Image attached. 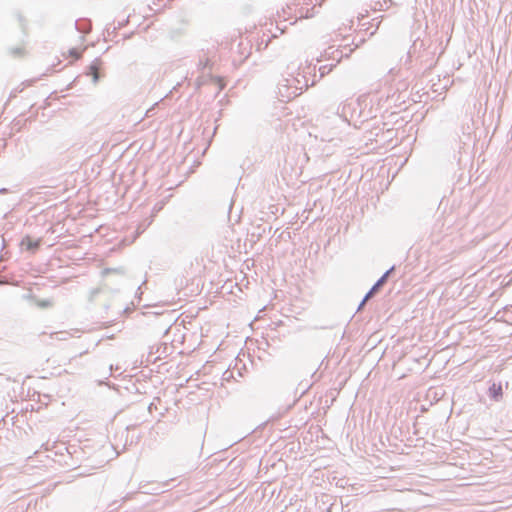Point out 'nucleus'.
Segmentation results:
<instances>
[{
    "label": "nucleus",
    "instance_id": "1",
    "mask_svg": "<svg viewBox=\"0 0 512 512\" xmlns=\"http://www.w3.org/2000/svg\"><path fill=\"white\" fill-rule=\"evenodd\" d=\"M302 93V87L292 85L288 78L282 79L277 85V97L281 102H289Z\"/></svg>",
    "mask_w": 512,
    "mask_h": 512
},
{
    "label": "nucleus",
    "instance_id": "2",
    "mask_svg": "<svg viewBox=\"0 0 512 512\" xmlns=\"http://www.w3.org/2000/svg\"><path fill=\"white\" fill-rule=\"evenodd\" d=\"M395 270V266H392L389 268L370 288V290L366 293V298H373L386 284L388 281L389 276L392 274V272Z\"/></svg>",
    "mask_w": 512,
    "mask_h": 512
},
{
    "label": "nucleus",
    "instance_id": "3",
    "mask_svg": "<svg viewBox=\"0 0 512 512\" xmlns=\"http://www.w3.org/2000/svg\"><path fill=\"white\" fill-rule=\"evenodd\" d=\"M102 61L100 58H96L92 61V63L88 67V75L92 76V81L94 84L98 83L101 78L99 70L101 68Z\"/></svg>",
    "mask_w": 512,
    "mask_h": 512
},
{
    "label": "nucleus",
    "instance_id": "4",
    "mask_svg": "<svg viewBox=\"0 0 512 512\" xmlns=\"http://www.w3.org/2000/svg\"><path fill=\"white\" fill-rule=\"evenodd\" d=\"M20 245L22 247H25L26 250H28V251H30L32 253H35L39 249V247L41 245V239H38V240L34 241L29 235H26L22 239Z\"/></svg>",
    "mask_w": 512,
    "mask_h": 512
},
{
    "label": "nucleus",
    "instance_id": "5",
    "mask_svg": "<svg viewBox=\"0 0 512 512\" xmlns=\"http://www.w3.org/2000/svg\"><path fill=\"white\" fill-rule=\"evenodd\" d=\"M337 499L331 495H323L319 508L326 512H333V507L336 506Z\"/></svg>",
    "mask_w": 512,
    "mask_h": 512
},
{
    "label": "nucleus",
    "instance_id": "6",
    "mask_svg": "<svg viewBox=\"0 0 512 512\" xmlns=\"http://www.w3.org/2000/svg\"><path fill=\"white\" fill-rule=\"evenodd\" d=\"M489 397L494 401H499L503 396V389L501 383H493L488 389Z\"/></svg>",
    "mask_w": 512,
    "mask_h": 512
},
{
    "label": "nucleus",
    "instance_id": "7",
    "mask_svg": "<svg viewBox=\"0 0 512 512\" xmlns=\"http://www.w3.org/2000/svg\"><path fill=\"white\" fill-rule=\"evenodd\" d=\"M76 29L81 33H89L91 30V21L88 19H78L75 23Z\"/></svg>",
    "mask_w": 512,
    "mask_h": 512
},
{
    "label": "nucleus",
    "instance_id": "8",
    "mask_svg": "<svg viewBox=\"0 0 512 512\" xmlns=\"http://www.w3.org/2000/svg\"><path fill=\"white\" fill-rule=\"evenodd\" d=\"M316 13V7L313 6L311 8H307V7H301L298 9L297 11V14H298V17L297 18H312Z\"/></svg>",
    "mask_w": 512,
    "mask_h": 512
},
{
    "label": "nucleus",
    "instance_id": "9",
    "mask_svg": "<svg viewBox=\"0 0 512 512\" xmlns=\"http://www.w3.org/2000/svg\"><path fill=\"white\" fill-rule=\"evenodd\" d=\"M36 303V305L42 309H47L53 306V301L51 299H36L34 296H30Z\"/></svg>",
    "mask_w": 512,
    "mask_h": 512
},
{
    "label": "nucleus",
    "instance_id": "10",
    "mask_svg": "<svg viewBox=\"0 0 512 512\" xmlns=\"http://www.w3.org/2000/svg\"><path fill=\"white\" fill-rule=\"evenodd\" d=\"M288 79H289V81L291 82L292 85H297V86L302 87V90L306 89L308 87V80L306 79L305 76H302L301 79H299L297 77H291V78H288Z\"/></svg>",
    "mask_w": 512,
    "mask_h": 512
},
{
    "label": "nucleus",
    "instance_id": "11",
    "mask_svg": "<svg viewBox=\"0 0 512 512\" xmlns=\"http://www.w3.org/2000/svg\"><path fill=\"white\" fill-rule=\"evenodd\" d=\"M102 274L104 276L106 275H109V274H117V275H125V269L123 267H118V268H105L103 271H102Z\"/></svg>",
    "mask_w": 512,
    "mask_h": 512
},
{
    "label": "nucleus",
    "instance_id": "12",
    "mask_svg": "<svg viewBox=\"0 0 512 512\" xmlns=\"http://www.w3.org/2000/svg\"><path fill=\"white\" fill-rule=\"evenodd\" d=\"M392 4H393L392 0H384L383 2L378 1L374 5V10L382 11V10L388 8L389 6H391Z\"/></svg>",
    "mask_w": 512,
    "mask_h": 512
},
{
    "label": "nucleus",
    "instance_id": "13",
    "mask_svg": "<svg viewBox=\"0 0 512 512\" xmlns=\"http://www.w3.org/2000/svg\"><path fill=\"white\" fill-rule=\"evenodd\" d=\"M336 64L323 65L319 67V78H323L325 75L329 74Z\"/></svg>",
    "mask_w": 512,
    "mask_h": 512
},
{
    "label": "nucleus",
    "instance_id": "14",
    "mask_svg": "<svg viewBox=\"0 0 512 512\" xmlns=\"http://www.w3.org/2000/svg\"><path fill=\"white\" fill-rule=\"evenodd\" d=\"M102 292V289L100 288H94L90 291L88 300L90 302H94L96 300V297Z\"/></svg>",
    "mask_w": 512,
    "mask_h": 512
},
{
    "label": "nucleus",
    "instance_id": "15",
    "mask_svg": "<svg viewBox=\"0 0 512 512\" xmlns=\"http://www.w3.org/2000/svg\"><path fill=\"white\" fill-rule=\"evenodd\" d=\"M156 106L157 104H155L154 106H152L151 108H149L147 111H146V117H153L155 115V109H156Z\"/></svg>",
    "mask_w": 512,
    "mask_h": 512
},
{
    "label": "nucleus",
    "instance_id": "16",
    "mask_svg": "<svg viewBox=\"0 0 512 512\" xmlns=\"http://www.w3.org/2000/svg\"><path fill=\"white\" fill-rule=\"evenodd\" d=\"M210 60L206 59L205 61L200 60L199 67L204 71L207 67H209Z\"/></svg>",
    "mask_w": 512,
    "mask_h": 512
},
{
    "label": "nucleus",
    "instance_id": "17",
    "mask_svg": "<svg viewBox=\"0 0 512 512\" xmlns=\"http://www.w3.org/2000/svg\"><path fill=\"white\" fill-rule=\"evenodd\" d=\"M11 53H12L14 56H20V55L23 53V48H20V47L13 48V49L11 50Z\"/></svg>",
    "mask_w": 512,
    "mask_h": 512
},
{
    "label": "nucleus",
    "instance_id": "18",
    "mask_svg": "<svg viewBox=\"0 0 512 512\" xmlns=\"http://www.w3.org/2000/svg\"><path fill=\"white\" fill-rule=\"evenodd\" d=\"M343 511V503L341 502L339 505L336 503V506L333 507V512H342Z\"/></svg>",
    "mask_w": 512,
    "mask_h": 512
},
{
    "label": "nucleus",
    "instance_id": "19",
    "mask_svg": "<svg viewBox=\"0 0 512 512\" xmlns=\"http://www.w3.org/2000/svg\"><path fill=\"white\" fill-rule=\"evenodd\" d=\"M70 54L75 58V59H78L80 57V53L75 49H71L70 50Z\"/></svg>",
    "mask_w": 512,
    "mask_h": 512
},
{
    "label": "nucleus",
    "instance_id": "20",
    "mask_svg": "<svg viewBox=\"0 0 512 512\" xmlns=\"http://www.w3.org/2000/svg\"><path fill=\"white\" fill-rule=\"evenodd\" d=\"M333 55H334V56H333V59H336V57H339V58H338V60H339L340 58H342V57H343V52H342V51H338V50H336L335 52H333Z\"/></svg>",
    "mask_w": 512,
    "mask_h": 512
},
{
    "label": "nucleus",
    "instance_id": "21",
    "mask_svg": "<svg viewBox=\"0 0 512 512\" xmlns=\"http://www.w3.org/2000/svg\"><path fill=\"white\" fill-rule=\"evenodd\" d=\"M365 304L363 302H360L357 311H361L364 308Z\"/></svg>",
    "mask_w": 512,
    "mask_h": 512
},
{
    "label": "nucleus",
    "instance_id": "22",
    "mask_svg": "<svg viewBox=\"0 0 512 512\" xmlns=\"http://www.w3.org/2000/svg\"><path fill=\"white\" fill-rule=\"evenodd\" d=\"M8 191L9 190L7 188H1L0 189V194H6V193H8Z\"/></svg>",
    "mask_w": 512,
    "mask_h": 512
},
{
    "label": "nucleus",
    "instance_id": "23",
    "mask_svg": "<svg viewBox=\"0 0 512 512\" xmlns=\"http://www.w3.org/2000/svg\"><path fill=\"white\" fill-rule=\"evenodd\" d=\"M370 299H371V298H366V295H365L361 302H363L364 304H366V302H367L368 300H370Z\"/></svg>",
    "mask_w": 512,
    "mask_h": 512
},
{
    "label": "nucleus",
    "instance_id": "24",
    "mask_svg": "<svg viewBox=\"0 0 512 512\" xmlns=\"http://www.w3.org/2000/svg\"><path fill=\"white\" fill-rule=\"evenodd\" d=\"M201 84H203V81L199 78L198 79V85H201Z\"/></svg>",
    "mask_w": 512,
    "mask_h": 512
},
{
    "label": "nucleus",
    "instance_id": "25",
    "mask_svg": "<svg viewBox=\"0 0 512 512\" xmlns=\"http://www.w3.org/2000/svg\"><path fill=\"white\" fill-rule=\"evenodd\" d=\"M154 210H156V211L161 210V207L156 206V207L154 208Z\"/></svg>",
    "mask_w": 512,
    "mask_h": 512
},
{
    "label": "nucleus",
    "instance_id": "26",
    "mask_svg": "<svg viewBox=\"0 0 512 512\" xmlns=\"http://www.w3.org/2000/svg\"><path fill=\"white\" fill-rule=\"evenodd\" d=\"M154 210H156V211L161 210V207L156 206V207L154 208Z\"/></svg>",
    "mask_w": 512,
    "mask_h": 512
},
{
    "label": "nucleus",
    "instance_id": "27",
    "mask_svg": "<svg viewBox=\"0 0 512 512\" xmlns=\"http://www.w3.org/2000/svg\"><path fill=\"white\" fill-rule=\"evenodd\" d=\"M3 283H5V282H4V281H2V280H0V284H3Z\"/></svg>",
    "mask_w": 512,
    "mask_h": 512
}]
</instances>
